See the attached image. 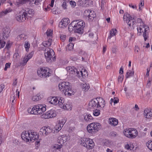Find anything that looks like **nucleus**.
Wrapping results in <instances>:
<instances>
[{
    "instance_id": "nucleus-1",
    "label": "nucleus",
    "mask_w": 152,
    "mask_h": 152,
    "mask_svg": "<svg viewBox=\"0 0 152 152\" xmlns=\"http://www.w3.org/2000/svg\"><path fill=\"white\" fill-rule=\"evenodd\" d=\"M60 91L64 93L65 95L71 96L74 94L72 91L70 85V83L67 82H63L60 83L58 85Z\"/></svg>"
},
{
    "instance_id": "nucleus-2",
    "label": "nucleus",
    "mask_w": 152,
    "mask_h": 152,
    "mask_svg": "<svg viewBox=\"0 0 152 152\" xmlns=\"http://www.w3.org/2000/svg\"><path fill=\"white\" fill-rule=\"evenodd\" d=\"M77 21H74L72 22V25H74V29L76 33L81 34L83 33V28L85 26V23L83 20H80L78 22H76Z\"/></svg>"
},
{
    "instance_id": "nucleus-3",
    "label": "nucleus",
    "mask_w": 152,
    "mask_h": 152,
    "mask_svg": "<svg viewBox=\"0 0 152 152\" xmlns=\"http://www.w3.org/2000/svg\"><path fill=\"white\" fill-rule=\"evenodd\" d=\"M37 73L39 77L44 78H47L51 75L49 69L45 67L39 68L37 70Z\"/></svg>"
},
{
    "instance_id": "nucleus-4",
    "label": "nucleus",
    "mask_w": 152,
    "mask_h": 152,
    "mask_svg": "<svg viewBox=\"0 0 152 152\" xmlns=\"http://www.w3.org/2000/svg\"><path fill=\"white\" fill-rule=\"evenodd\" d=\"M101 125L99 123H92L88 124L87 127L88 132L91 134L95 133L100 129Z\"/></svg>"
},
{
    "instance_id": "nucleus-5",
    "label": "nucleus",
    "mask_w": 152,
    "mask_h": 152,
    "mask_svg": "<svg viewBox=\"0 0 152 152\" xmlns=\"http://www.w3.org/2000/svg\"><path fill=\"white\" fill-rule=\"evenodd\" d=\"M54 52L53 50L49 48H47L44 51V55L47 61L50 63L55 59Z\"/></svg>"
},
{
    "instance_id": "nucleus-6",
    "label": "nucleus",
    "mask_w": 152,
    "mask_h": 152,
    "mask_svg": "<svg viewBox=\"0 0 152 152\" xmlns=\"http://www.w3.org/2000/svg\"><path fill=\"white\" fill-rule=\"evenodd\" d=\"M123 19L130 27L132 26L133 29L134 28L135 25L136 23L135 19L134 18H132L130 14L126 13L124 14Z\"/></svg>"
},
{
    "instance_id": "nucleus-7",
    "label": "nucleus",
    "mask_w": 152,
    "mask_h": 152,
    "mask_svg": "<svg viewBox=\"0 0 152 152\" xmlns=\"http://www.w3.org/2000/svg\"><path fill=\"white\" fill-rule=\"evenodd\" d=\"M143 26H139L137 28L138 32L140 33H143V36L145 41L148 37V33L149 31V27L145 25H144Z\"/></svg>"
},
{
    "instance_id": "nucleus-8",
    "label": "nucleus",
    "mask_w": 152,
    "mask_h": 152,
    "mask_svg": "<svg viewBox=\"0 0 152 152\" xmlns=\"http://www.w3.org/2000/svg\"><path fill=\"white\" fill-rule=\"evenodd\" d=\"M84 15L89 22L92 21L94 18L96 17L94 11L90 10H86L84 12Z\"/></svg>"
},
{
    "instance_id": "nucleus-9",
    "label": "nucleus",
    "mask_w": 152,
    "mask_h": 152,
    "mask_svg": "<svg viewBox=\"0 0 152 152\" xmlns=\"http://www.w3.org/2000/svg\"><path fill=\"white\" fill-rule=\"evenodd\" d=\"M53 132V129L49 126H45L42 127L39 132L42 133L43 135H47Z\"/></svg>"
},
{
    "instance_id": "nucleus-10",
    "label": "nucleus",
    "mask_w": 152,
    "mask_h": 152,
    "mask_svg": "<svg viewBox=\"0 0 152 152\" xmlns=\"http://www.w3.org/2000/svg\"><path fill=\"white\" fill-rule=\"evenodd\" d=\"M42 116L45 119L49 118L55 117L56 116V113L55 111L51 110L44 114Z\"/></svg>"
},
{
    "instance_id": "nucleus-11",
    "label": "nucleus",
    "mask_w": 152,
    "mask_h": 152,
    "mask_svg": "<svg viewBox=\"0 0 152 152\" xmlns=\"http://www.w3.org/2000/svg\"><path fill=\"white\" fill-rule=\"evenodd\" d=\"M31 133L30 131H24L21 134V137L23 140L26 141V142H28L30 139V133Z\"/></svg>"
},
{
    "instance_id": "nucleus-12",
    "label": "nucleus",
    "mask_w": 152,
    "mask_h": 152,
    "mask_svg": "<svg viewBox=\"0 0 152 152\" xmlns=\"http://www.w3.org/2000/svg\"><path fill=\"white\" fill-rule=\"evenodd\" d=\"M66 69L67 70L71 73L73 74L76 75L77 76L80 77L79 75V72L77 69H76L74 66H68L66 67Z\"/></svg>"
},
{
    "instance_id": "nucleus-13",
    "label": "nucleus",
    "mask_w": 152,
    "mask_h": 152,
    "mask_svg": "<svg viewBox=\"0 0 152 152\" xmlns=\"http://www.w3.org/2000/svg\"><path fill=\"white\" fill-rule=\"evenodd\" d=\"M97 101L96 98L92 99L90 101L88 104L89 108L91 109H93L96 108H98Z\"/></svg>"
},
{
    "instance_id": "nucleus-14",
    "label": "nucleus",
    "mask_w": 152,
    "mask_h": 152,
    "mask_svg": "<svg viewBox=\"0 0 152 152\" xmlns=\"http://www.w3.org/2000/svg\"><path fill=\"white\" fill-rule=\"evenodd\" d=\"M28 18L26 16L23 12H20L17 16L16 17V20L19 22H23Z\"/></svg>"
},
{
    "instance_id": "nucleus-15",
    "label": "nucleus",
    "mask_w": 152,
    "mask_h": 152,
    "mask_svg": "<svg viewBox=\"0 0 152 152\" xmlns=\"http://www.w3.org/2000/svg\"><path fill=\"white\" fill-rule=\"evenodd\" d=\"M10 32V29L6 27L4 29L2 35L3 40L7 39L8 37Z\"/></svg>"
},
{
    "instance_id": "nucleus-16",
    "label": "nucleus",
    "mask_w": 152,
    "mask_h": 152,
    "mask_svg": "<svg viewBox=\"0 0 152 152\" xmlns=\"http://www.w3.org/2000/svg\"><path fill=\"white\" fill-rule=\"evenodd\" d=\"M96 99L98 100V108H103L105 106V101L101 97H97Z\"/></svg>"
},
{
    "instance_id": "nucleus-17",
    "label": "nucleus",
    "mask_w": 152,
    "mask_h": 152,
    "mask_svg": "<svg viewBox=\"0 0 152 152\" xmlns=\"http://www.w3.org/2000/svg\"><path fill=\"white\" fill-rule=\"evenodd\" d=\"M30 132L31 133H30V137H31L30 140L34 142V140H38L39 137V135L37 134L36 132H33L31 130L30 131Z\"/></svg>"
},
{
    "instance_id": "nucleus-18",
    "label": "nucleus",
    "mask_w": 152,
    "mask_h": 152,
    "mask_svg": "<svg viewBox=\"0 0 152 152\" xmlns=\"http://www.w3.org/2000/svg\"><path fill=\"white\" fill-rule=\"evenodd\" d=\"M69 23V19L68 18H64L62 19L61 22L60 23L59 26L61 28L66 27L68 25Z\"/></svg>"
},
{
    "instance_id": "nucleus-19",
    "label": "nucleus",
    "mask_w": 152,
    "mask_h": 152,
    "mask_svg": "<svg viewBox=\"0 0 152 152\" xmlns=\"http://www.w3.org/2000/svg\"><path fill=\"white\" fill-rule=\"evenodd\" d=\"M86 143V146H85V147L88 149H91L94 148V143L93 141L90 138H89V140H88Z\"/></svg>"
},
{
    "instance_id": "nucleus-20",
    "label": "nucleus",
    "mask_w": 152,
    "mask_h": 152,
    "mask_svg": "<svg viewBox=\"0 0 152 152\" xmlns=\"http://www.w3.org/2000/svg\"><path fill=\"white\" fill-rule=\"evenodd\" d=\"M36 106L39 114H41L42 113L44 112L46 110V106H43L42 104H38L36 105Z\"/></svg>"
},
{
    "instance_id": "nucleus-21",
    "label": "nucleus",
    "mask_w": 152,
    "mask_h": 152,
    "mask_svg": "<svg viewBox=\"0 0 152 152\" xmlns=\"http://www.w3.org/2000/svg\"><path fill=\"white\" fill-rule=\"evenodd\" d=\"M23 12L25 15L27 16V18H28V17H31V15H32L34 13L33 10L29 8L26 9Z\"/></svg>"
},
{
    "instance_id": "nucleus-22",
    "label": "nucleus",
    "mask_w": 152,
    "mask_h": 152,
    "mask_svg": "<svg viewBox=\"0 0 152 152\" xmlns=\"http://www.w3.org/2000/svg\"><path fill=\"white\" fill-rule=\"evenodd\" d=\"M48 101L51 104H57L58 97H50L48 99Z\"/></svg>"
},
{
    "instance_id": "nucleus-23",
    "label": "nucleus",
    "mask_w": 152,
    "mask_h": 152,
    "mask_svg": "<svg viewBox=\"0 0 152 152\" xmlns=\"http://www.w3.org/2000/svg\"><path fill=\"white\" fill-rule=\"evenodd\" d=\"M131 132L129 136V138H135L138 135L137 131L136 129L132 128H131Z\"/></svg>"
},
{
    "instance_id": "nucleus-24",
    "label": "nucleus",
    "mask_w": 152,
    "mask_h": 152,
    "mask_svg": "<svg viewBox=\"0 0 152 152\" xmlns=\"http://www.w3.org/2000/svg\"><path fill=\"white\" fill-rule=\"evenodd\" d=\"M144 114L145 118L148 119H150L152 117V112L148 109L144 110Z\"/></svg>"
},
{
    "instance_id": "nucleus-25",
    "label": "nucleus",
    "mask_w": 152,
    "mask_h": 152,
    "mask_svg": "<svg viewBox=\"0 0 152 152\" xmlns=\"http://www.w3.org/2000/svg\"><path fill=\"white\" fill-rule=\"evenodd\" d=\"M109 123L111 125L116 126L118 123V121L115 118H109Z\"/></svg>"
},
{
    "instance_id": "nucleus-26",
    "label": "nucleus",
    "mask_w": 152,
    "mask_h": 152,
    "mask_svg": "<svg viewBox=\"0 0 152 152\" xmlns=\"http://www.w3.org/2000/svg\"><path fill=\"white\" fill-rule=\"evenodd\" d=\"M28 111L29 113H30L31 114L35 115L39 114L38 112L37 111V108L36 107V105H34L32 108L28 109Z\"/></svg>"
},
{
    "instance_id": "nucleus-27",
    "label": "nucleus",
    "mask_w": 152,
    "mask_h": 152,
    "mask_svg": "<svg viewBox=\"0 0 152 152\" xmlns=\"http://www.w3.org/2000/svg\"><path fill=\"white\" fill-rule=\"evenodd\" d=\"M67 140V138L66 136H61L58 137L57 142L61 145L64 143Z\"/></svg>"
},
{
    "instance_id": "nucleus-28",
    "label": "nucleus",
    "mask_w": 152,
    "mask_h": 152,
    "mask_svg": "<svg viewBox=\"0 0 152 152\" xmlns=\"http://www.w3.org/2000/svg\"><path fill=\"white\" fill-rule=\"evenodd\" d=\"M88 140H89V138H86L85 137L81 138L79 140V143L85 147V146H86V142L88 141Z\"/></svg>"
},
{
    "instance_id": "nucleus-29",
    "label": "nucleus",
    "mask_w": 152,
    "mask_h": 152,
    "mask_svg": "<svg viewBox=\"0 0 152 152\" xmlns=\"http://www.w3.org/2000/svg\"><path fill=\"white\" fill-rule=\"evenodd\" d=\"M64 98L61 97H58V101L57 104L59 105L60 107L63 108V107L65 105L64 104Z\"/></svg>"
},
{
    "instance_id": "nucleus-30",
    "label": "nucleus",
    "mask_w": 152,
    "mask_h": 152,
    "mask_svg": "<svg viewBox=\"0 0 152 152\" xmlns=\"http://www.w3.org/2000/svg\"><path fill=\"white\" fill-rule=\"evenodd\" d=\"M12 11V9L11 8H9L6 9L4 11H2L0 12V18H1L5 15H7L8 13L11 12Z\"/></svg>"
},
{
    "instance_id": "nucleus-31",
    "label": "nucleus",
    "mask_w": 152,
    "mask_h": 152,
    "mask_svg": "<svg viewBox=\"0 0 152 152\" xmlns=\"http://www.w3.org/2000/svg\"><path fill=\"white\" fill-rule=\"evenodd\" d=\"M84 120L87 122H90L93 119V118L90 114H85Z\"/></svg>"
},
{
    "instance_id": "nucleus-32",
    "label": "nucleus",
    "mask_w": 152,
    "mask_h": 152,
    "mask_svg": "<svg viewBox=\"0 0 152 152\" xmlns=\"http://www.w3.org/2000/svg\"><path fill=\"white\" fill-rule=\"evenodd\" d=\"M131 130V128H126L124 129L123 131L124 135L126 137L129 138V136L130 135Z\"/></svg>"
},
{
    "instance_id": "nucleus-33",
    "label": "nucleus",
    "mask_w": 152,
    "mask_h": 152,
    "mask_svg": "<svg viewBox=\"0 0 152 152\" xmlns=\"http://www.w3.org/2000/svg\"><path fill=\"white\" fill-rule=\"evenodd\" d=\"M52 42V39H49L48 41H44L42 43V44L44 47L48 48L51 45Z\"/></svg>"
},
{
    "instance_id": "nucleus-34",
    "label": "nucleus",
    "mask_w": 152,
    "mask_h": 152,
    "mask_svg": "<svg viewBox=\"0 0 152 152\" xmlns=\"http://www.w3.org/2000/svg\"><path fill=\"white\" fill-rule=\"evenodd\" d=\"M72 108V104L69 102H67L66 104L65 105H64L63 108L64 109H66L67 110H71Z\"/></svg>"
},
{
    "instance_id": "nucleus-35",
    "label": "nucleus",
    "mask_w": 152,
    "mask_h": 152,
    "mask_svg": "<svg viewBox=\"0 0 152 152\" xmlns=\"http://www.w3.org/2000/svg\"><path fill=\"white\" fill-rule=\"evenodd\" d=\"M133 70V69L132 68V70H129L127 72L126 75V78H129L134 75V72Z\"/></svg>"
},
{
    "instance_id": "nucleus-36",
    "label": "nucleus",
    "mask_w": 152,
    "mask_h": 152,
    "mask_svg": "<svg viewBox=\"0 0 152 152\" xmlns=\"http://www.w3.org/2000/svg\"><path fill=\"white\" fill-rule=\"evenodd\" d=\"M41 99V97L39 94H37L36 95L34 96L32 98V100L34 101H37Z\"/></svg>"
},
{
    "instance_id": "nucleus-37",
    "label": "nucleus",
    "mask_w": 152,
    "mask_h": 152,
    "mask_svg": "<svg viewBox=\"0 0 152 152\" xmlns=\"http://www.w3.org/2000/svg\"><path fill=\"white\" fill-rule=\"evenodd\" d=\"M136 23H137V26H143V25H145L144 23L143 22L142 20L140 18H138L137 20Z\"/></svg>"
},
{
    "instance_id": "nucleus-38",
    "label": "nucleus",
    "mask_w": 152,
    "mask_h": 152,
    "mask_svg": "<svg viewBox=\"0 0 152 152\" xmlns=\"http://www.w3.org/2000/svg\"><path fill=\"white\" fill-rule=\"evenodd\" d=\"M24 46L26 49V51L27 52H28L29 50V48L30 47V45L28 41H26L24 44Z\"/></svg>"
},
{
    "instance_id": "nucleus-39",
    "label": "nucleus",
    "mask_w": 152,
    "mask_h": 152,
    "mask_svg": "<svg viewBox=\"0 0 152 152\" xmlns=\"http://www.w3.org/2000/svg\"><path fill=\"white\" fill-rule=\"evenodd\" d=\"M146 145L148 148L152 151V140H149L147 142Z\"/></svg>"
},
{
    "instance_id": "nucleus-40",
    "label": "nucleus",
    "mask_w": 152,
    "mask_h": 152,
    "mask_svg": "<svg viewBox=\"0 0 152 152\" xmlns=\"http://www.w3.org/2000/svg\"><path fill=\"white\" fill-rule=\"evenodd\" d=\"M77 5L81 6H85V0L83 1L82 0H78L77 2Z\"/></svg>"
},
{
    "instance_id": "nucleus-41",
    "label": "nucleus",
    "mask_w": 152,
    "mask_h": 152,
    "mask_svg": "<svg viewBox=\"0 0 152 152\" xmlns=\"http://www.w3.org/2000/svg\"><path fill=\"white\" fill-rule=\"evenodd\" d=\"M17 37L18 39H20L24 40L26 39L27 36L25 34H23L18 35Z\"/></svg>"
},
{
    "instance_id": "nucleus-42",
    "label": "nucleus",
    "mask_w": 152,
    "mask_h": 152,
    "mask_svg": "<svg viewBox=\"0 0 152 152\" xmlns=\"http://www.w3.org/2000/svg\"><path fill=\"white\" fill-rule=\"evenodd\" d=\"M74 43H70L66 47V50H71L73 49L74 47Z\"/></svg>"
},
{
    "instance_id": "nucleus-43",
    "label": "nucleus",
    "mask_w": 152,
    "mask_h": 152,
    "mask_svg": "<svg viewBox=\"0 0 152 152\" xmlns=\"http://www.w3.org/2000/svg\"><path fill=\"white\" fill-rule=\"evenodd\" d=\"M89 87L88 84H85L83 85V89L85 91H87L89 89Z\"/></svg>"
},
{
    "instance_id": "nucleus-44",
    "label": "nucleus",
    "mask_w": 152,
    "mask_h": 152,
    "mask_svg": "<svg viewBox=\"0 0 152 152\" xmlns=\"http://www.w3.org/2000/svg\"><path fill=\"white\" fill-rule=\"evenodd\" d=\"M29 60V58L27 57L26 55L23 58V62L21 63V64L23 65H25Z\"/></svg>"
},
{
    "instance_id": "nucleus-45",
    "label": "nucleus",
    "mask_w": 152,
    "mask_h": 152,
    "mask_svg": "<svg viewBox=\"0 0 152 152\" xmlns=\"http://www.w3.org/2000/svg\"><path fill=\"white\" fill-rule=\"evenodd\" d=\"M93 4V1L92 0H85V6H88Z\"/></svg>"
},
{
    "instance_id": "nucleus-46",
    "label": "nucleus",
    "mask_w": 152,
    "mask_h": 152,
    "mask_svg": "<svg viewBox=\"0 0 152 152\" xmlns=\"http://www.w3.org/2000/svg\"><path fill=\"white\" fill-rule=\"evenodd\" d=\"M100 110L98 109H96L93 111V114L95 116H98L100 114Z\"/></svg>"
},
{
    "instance_id": "nucleus-47",
    "label": "nucleus",
    "mask_w": 152,
    "mask_h": 152,
    "mask_svg": "<svg viewBox=\"0 0 152 152\" xmlns=\"http://www.w3.org/2000/svg\"><path fill=\"white\" fill-rule=\"evenodd\" d=\"M6 42L3 40H0V49L4 46Z\"/></svg>"
},
{
    "instance_id": "nucleus-48",
    "label": "nucleus",
    "mask_w": 152,
    "mask_h": 152,
    "mask_svg": "<svg viewBox=\"0 0 152 152\" xmlns=\"http://www.w3.org/2000/svg\"><path fill=\"white\" fill-rule=\"evenodd\" d=\"M84 70V71L83 72H84L83 73V72L82 71H79V75H82V76H83V75L85 76V75H87L88 74H87V71L85 70Z\"/></svg>"
},
{
    "instance_id": "nucleus-49",
    "label": "nucleus",
    "mask_w": 152,
    "mask_h": 152,
    "mask_svg": "<svg viewBox=\"0 0 152 152\" xmlns=\"http://www.w3.org/2000/svg\"><path fill=\"white\" fill-rule=\"evenodd\" d=\"M67 2L66 1H64L61 5L62 8L64 10L66 9V7L67 6Z\"/></svg>"
},
{
    "instance_id": "nucleus-50",
    "label": "nucleus",
    "mask_w": 152,
    "mask_h": 152,
    "mask_svg": "<svg viewBox=\"0 0 152 152\" xmlns=\"http://www.w3.org/2000/svg\"><path fill=\"white\" fill-rule=\"evenodd\" d=\"M124 78V75L121 74L120 75L118 78V82H122Z\"/></svg>"
},
{
    "instance_id": "nucleus-51",
    "label": "nucleus",
    "mask_w": 152,
    "mask_h": 152,
    "mask_svg": "<svg viewBox=\"0 0 152 152\" xmlns=\"http://www.w3.org/2000/svg\"><path fill=\"white\" fill-rule=\"evenodd\" d=\"M11 63H6L5 65V67L4 68V70L6 71L8 68H9L10 67Z\"/></svg>"
},
{
    "instance_id": "nucleus-52",
    "label": "nucleus",
    "mask_w": 152,
    "mask_h": 152,
    "mask_svg": "<svg viewBox=\"0 0 152 152\" xmlns=\"http://www.w3.org/2000/svg\"><path fill=\"white\" fill-rule=\"evenodd\" d=\"M46 33L47 36H51L52 34V31L51 30H48L47 31Z\"/></svg>"
},
{
    "instance_id": "nucleus-53",
    "label": "nucleus",
    "mask_w": 152,
    "mask_h": 152,
    "mask_svg": "<svg viewBox=\"0 0 152 152\" xmlns=\"http://www.w3.org/2000/svg\"><path fill=\"white\" fill-rule=\"evenodd\" d=\"M66 37V36L65 35L60 34V39L62 41H64L65 40Z\"/></svg>"
},
{
    "instance_id": "nucleus-54",
    "label": "nucleus",
    "mask_w": 152,
    "mask_h": 152,
    "mask_svg": "<svg viewBox=\"0 0 152 152\" xmlns=\"http://www.w3.org/2000/svg\"><path fill=\"white\" fill-rule=\"evenodd\" d=\"M110 32L111 34H113L115 36L117 32V30L116 29L113 28L111 30Z\"/></svg>"
},
{
    "instance_id": "nucleus-55",
    "label": "nucleus",
    "mask_w": 152,
    "mask_h": 152,
    "mask_svg": "<svg viewBox=\"0 0 152 152\" xmlns=\"http://www.w3.org/2000/svg\"><path fill=\"white\" fill-rule=\"evenodd\" d=\"M34 54V52L33 51H31V53H30L28 55H26V56L27 57L29 58L30 59L32 57L33 54Z\"/></svg>"
},
{
    "instance_id": "nucleus-56",
    "label": "nucleus",
    "mask_w": 152,
    "mask_h": 152,
    "mask_svg": "<svg viewBox=\"0 0 152 152\" xmlns=\"http://www.w3.org/2000/svg\"><path fill=\"white\" fill-rule=\"evenodd\" d=\"M62 145H56L54 146L53 148L55 149H58L61 148L62 147Z\"/></svg>"
},
{
    "instance_id": "nucleus-57",
    "label": "nucleus",
    "mask_w": 152,
    "mask_h": 152,
    "mask_svg": "<svg viewBox=\"0 0 152 152\" xmlns=\"http://www.w3.org/2000/svg\"><path fill=\"white\" fill-rule=\"evenodd\" d=\"M110 135L113 137H115L118 135L117 133L114 131H112L110 133Z\"/></svg>"
},
{
    "instance_id": "nucleus-58",
    "label": "nucleus",
    "mask_w": 152,
    "mask_h": 152,
    "mask_svg": "<svg viewBox=\"0 0 152 152\" xmlns=\"http://www.w3.org/2000/svg\"><path fill=\"white\" fill-rule=\"evenodd\" d=\"M15 99V94H14V93H13L10 95V101L11 100H12V102H13L14 100Z\"/></svg>"
},
{
    "instance_id": "nucleus-59",
    "label": "nucleus",
    "mask_w": 152,
    "mask_h": 152,
    "mask_svg": "<svg viewBox=\"0 0 152 152\" xmlns=\"http://www.w3.org/2000/svg\"><path fill=\"white\" fill-rule=\"evenodd\" d=\"M15 4L17 7H19L22 5V4L20 3V0H17L15 3Z\"/></svg>"
},
{
    "instance_id": "nucleus-60",
    "label": "nucleus",
    "mask_w": 152,
    "mask_h": 152,
    "mask_svg": "<svg viewBox=\"0 0 152 152\" xmlns=\"http://www.w3.org/2000/svg\"><path fill=\"white\" fill-rule=\"evenodd\" d=\"M35 0H29V2H30L29 4L31 5V6H34V5H36L35 4Z\"/></svg>"
},
{
    "instance_id": "nucleus-61",
    "label": "nucleus",
    "mask_w": 152,
    "mask_h": 152,
    "mask_svg": "<svg viewBox=\"0 0 152 152\" xmlns=\"http://www.w3.org/2000/svg\"><path fill=\"white\" fill-rule=\"evenodd\" d=\"M144 1L143 0H141L139 4V9L140 10H141V7L144 5Z\"/></svg>"
},
{
    "instance_id": "nucleus-62",
    "label": "nucleus",
    "mask_w": 152,
    "mask_h": 152,
    "mask_svg": "<svg viewBox=\"0 0 152 152\" xmlns=\"http://www.w3.org/2000/svg\"><path fill=\"white\" fill-rule=\"evenodd\" d=\"M70 4L72 7H74L76 5V3L74 1H71L69 2Z\"/></svg>"
},
{
    "instance_id": "nucleus-63",
    "label": "nucleus",
    "mask_w": 152,
    "mask_h": 152,
    "mask_svg": "<svg viewBox=\"0 0 152 152\" xmlns=\"http://www.w3.org/2000/svg\"><path fill=\"white\" fill-rule=\"evenodd\" d=\"M113 102L114 104L117 103L119 102V99L116 97L114 98Z\"/></svg>"
},
{
    "instance_id": "nucleus-64",
    "label": "nucleus",
    "mask_w": 152,
    "mask_h": 152,
    "mask_svg": "<svg viewBox=\"0 0 152 152\" xmlns=\"http://www.w3.org/2000/svg\"><path fill=\"white\" fill-rule=\"evenodd\" d=\"M139 47L137 46H135L134 48V51L135 53H138L139 50Z\"/></svg>"
}]
</instances>
